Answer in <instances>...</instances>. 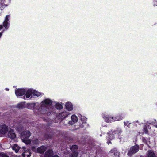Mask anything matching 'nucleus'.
I'll list each match as a JSON object with an SVG mask.
<instances>
[{"instance_id": "f257e3e1", "label": "nucleus", "mask_w": 157, "mask_h": 157, "mask_svg": "<svg viewBox=\"0 0 157 157\" xmlns=\"http://www.w3.org/2000/svg\"><path fill=\"white\" fill-rule=\"evenodd\" d=\"M21 139L26 144H28L31 143V141L28 139L30 136V133L29 131H25L21 134Z\"/></svg>"}, {"instance_id": "f03ea898", "label": "nucleus", "mask_w": 157, "mask_h": 157, "mask_svg": "<svg viewBox=\"0 0 157 157\" xmlns=\"http://www.w3.org/2000/svg\"><path fill=\"white\" fill-rule=\"evenodd\" d=\"M123 117L121 116H117L113 117L109 115H106L104 117V119L106 122H109L111 121H118L122 119Z\"/></svg>"}, {"instance_id": "7ed1b4c3", "label": "nucleus", "mask_w": 157, "mask_h": 157, "mask_svg": "<svg viewBox=\"0 0 157 157\" xmlns=\"http://www.w3.org/2000/svg\"><path fill=\"white\" fill-rule=\"evenodd\" d=\"M139 147L138 146L135 145L132 147L128 152L127 155L129 156L139 151Z\"/></svg>"}, {"instance_id": "20e7f679", "label": "nucleus", "mask_w": 157, "mask_h": 157, "mask_svg": "<svg viewBox=\"0 0 157 157\" xmlns=\"http://www.w3.org/2000/svg\"><path fill=\"white\" fill-rule=\"evenodd\" d=\"M32 150L34 152H37L40 153H43L46 150V147L44 146H42L40 147H39L37 149L35 147H32Z\"/></svg>"}, {"instance_id": "39448f33", "label": "nucleus", "mask_w": 157, "mask_h": 157, "mask_svg": "<svg viewBox=\"0 0 157 157\" xmlns=\"http://www.w3.org/2000/svg\"><path fill=\"white\" fill-rule=\"evenodd\" d=\"M52 101L48 99L45 100L43 101L41 104L42 106H47L50 105L52 104Z\"/></svg>"}, {"instance_id": "423d86ee", "label": "nucleus", "mask_w": 157, "mask_h": 157, "mask_svg": "<svg viewBox=\"0 0 157 157\" xmlns=\"http://www.w3.org/2000/svg\"><path fill=\"white\" fill-rule=\"evenodd\" d=\"M26 91L24 89H18L15 91V94L17 96H21L23 95Z\"/></svg>"}, {"instance_id": "0eeeda50", "label": "nucleus", "mask_w": 157, "mask_h": 157, "mask_svg": "<svg viewBox=\"0 0 157 157\" xmlns=\"http://www.w3.org/2000/svg\"><path fill=\"white\" fill-rule=\"evenodd\" d=\"M8 130V127L5 125L1 126L0 127V132L2 134L6 133Z\"/></svg>"}, {"instance_id": "6e6552de", "label": "nucleus", "mask_w": 157, "mask_h": 157, "mask_svg": "<svg viewBox=\"0 0 157 157\" xmlns=\"http://www.w3.org/2000/svg\"><path fill=\"white\" fill-rule=\"evenodd\" d=\"M109 153L111 155L114 157H119V153L115 148L111 150L109 152Z\"/></svg>"}, {"instance_id": "1a4fd4ad", "label": "nucleus", "mask_w": 157, "mask_h": 157, "mask_svg": "<svg viewBox=\"0 0 157 157\" xmlns=\"http://www.w3.org/2000/svg\"><path fill=\"white\" fill-rule=\"evenodd\" d=\"M8 137L12 139H13L16 137L15 134L14 133L13 130H10L8 133Z\"/></svg>"}, {"instance_id": "9d476101", "label": "nucleus", "mask_w": 157, "mask_h": 157, "mask_svg": "<svg viewBox=\"0 0 157 157\" xmlns=\"http://www.w3.org/2000/svg\"><path fill=\"white\" fill-rule=\"evenodd\" d=\"M69 114V112H63L59 114V117L61 119H63Z\"/></svg>"}, {"instance_id": "9b49d317", "label": "nucleus", "mask_w": 157, "mask_h": 157, "mask_svg": "<svg viewBox=\"0 0 157 157\" xmlns=\"http://www.w3.org/2000/svg\"><path fill=\"white\" fill-rule=\"evenodd\" d=\"M53 152L52 150H48L45 153L44 157H52Z\"/></svg>"}, {"instance_id": "f8f14e48", "label": "nucleus", "mask_w": 157, "mask_h": 157, "mask_svg": "<svg viewBox=\"0 0 157 157\" xmlns=\"http://www.w3.org/2000/svg\"><path fill=\"white\" fill-rule=\"evenodd\" d=\"M8 17L9 15H7L6 17L4 22H3V26L6 29H7L8 28L7 26L8 24V22L9 21Z\"/></svg>"}, {"instance_id": "ddd939ff", "label": "nucleus", "mask_w": 157, "mask_h": 157, "mask_svg": "<svg viewBox=\"0 0 157 157\" xmlns=\"http://www.w3.org/2000/svg\"><path fill=\"white\" fill-rule=\"evenodd\" d=\"M66 107L67 109L68 110H71L72 109V105L70 102H67L66 103Z\"/></svg>"}, {"instance_id": "4468645a", "label": "nucleus", "mask_w": 157, "mask_h": 157, "mask_svg": "<svg viewBox=\"0 0 157 157\" xmlns=\"http://www.w3.org/2000/svg\"><path fill=\"white\" fill-rule=\"evenodd\" d=\"M33 90L32 89H29L27 91L25 96L27 98H29L30 96L33 94Z\"/></svg>"}, {"instance_id": "2eb2a0df", "label": "nucleus", "mask_w": 157, "mask_h": 157, "mask_svg": "<svg viewBox=\"0 0 157 157\" xmlns=\"http://www.w3.org/2000/svg\"><path fill=\"white\" fill-rule=\"evenodd\" d=\"M148 157H155V155L154 152L151 150L148 151Z\"/></svg>"}, {"instance_id": "dca6fc26", "label": "nucleus", "mask_w": 157, "mask_h": 157, "mask_svg": "<svg viewBox=\"0 0 157 157\" xmlns=\"http://www.w3.org/2000/svg\"><path fill=\"white\" fill-rule=\"evenodd\" d=\"M78 149V147L77 145H74L72 146L71 148V149L72 151L73 152H74L76 151Z\"/></svg>"}, {"instance_id": "f3484780", "label": "nucleus", "mask_w": 157, "mask_h": 157, "mask_svg": "<svg viewBox=\"0 0 157 157\" xmlns=\"http://www.w3.org/2000/svg\"><path fill=\"white\" fill-rule=\"evenodd\" d=\"M19 148L18 146L16 144L14 145L13 147V149L15 150V152L16 153H17L18 151Z\"/></svg>"}, {"instance_id": "a211bd4d", "label": "nucleus", "mask_w": 157, "mask_h": 157, "mask_svg": "<svg viewBox=\"0 0 157 157\" xmlns=\"http://www.w3.org/2000/svg\"><path fill=\"white\" fill-rule=\"evenodd\" d=\"M33 94L37 96H39L41 95L40 93L34 90H33Z\"/></svg>"}, {"instance_id": "6ab92c4d", "label": "nucleus", "mask_w": 157, "mask_h": 157, "mask_svg": "<svg viewBox=\"0 0 157 157\" xmlns=\"http://www.w3.org/2000/svg\"><path fill=\"white\" fill-rule=\"evenodd\" d=\"M71 120L72 121H73V122H76L77 121V117L75 115H73L71 116Z\"/></svg>"}, {"instance_id": "aec40b11", "label": "nucleus", "mask_w": 157, "mask_h": 157, "mask_svg": "<svg viewBox=\"0 0 157 157\" xmlns=\"http://www.w3.org/2000/svg\"><path fill=\"white\" fill-rule=\"evenodd\" d=\"M115 134H120L122 133L121 129L120 128H118L116 131H114Z\"/></svg>"}, {"instance_id": "412c9836", "label": "nucleus", "mask_w": 157, "mask_h": 157, "mask_svg": "<svg viewBox=\"0 0 157 157\" xmlns=\"http://www.w3.org/2000/svg\"><path fill=\"white\" fill-rule=\"evenodd\" d=\"M56 107L57 109H61L62 108V105L59 103H57L56 105Z\"/></svg>"}, {"instance_id": "4be33fe9", "label": "nucleus", "mask_w": 157, "mask_h": 157, "mask_svg": "<svg viewBox=\"0 0 157 157\" xmlns=\"http://www.w3.org/2000/svg\"><path fill=\"white\" fill-rule=\"evenodd\" d=\"M39 140L37 139L34 140L32 141V143H33V144H37L39 143Z\"/></svg>"}, {"instance_id": "5701e85b", "label": "nucleus", "mask_w": 157, "mask_h": 157, "mask_svg": "<svg viewBox=\"0 0 157 157\" xmlns=\"http://www.w3.org/2000/svg\"><path fill=\"white\" fill-rule=\"evenodd\" d=\"M150 124H153L156 128H157V122H156V120H155V122H152L149 123Z\"/></svg>"}, {"instance_id": "b1692460", "label": "nucleus", "mask_w": 157, "mask_h": 157, "mask_svg": "<svg viewBox=\"0 0 157 157\" xmlns=\"http://www.w3.org/2000/svg\"><path fill=\"white\" fill-rule=\"evenodd\" d=\"M72 155V157H77L78 156V153L77 152H73Z\"/></svg>"}, {"instance_id": "393cba45", "label": "nucleus", "mask_w": 157, "mask_h": 157, "mask_svg": "<svg viewBox=\"0 0 157 157\" xmlns=\"http://www.w3.org/2000/svg\"><path fill=\"white\" fill-rule=\"evenodd\" d=\"M0 156H1L2 157H9L8 156H7L6 154L2 153H0Z\"/></svg>"}, {"instance_id": "a878e982", "label": "nucleus", "mask_w": 157, "mask_h": 157, "mask_svg": "<svg viewBox=\"0 0 157 157\" xmlns=\"http://www.w3.org/2000/svg\"><path fill=\"white\" fill-rule=\"evenodd\" d=\"M16 128L19 131L22 128V126L21 125H19L18 126H17Z\"/></svg>"}, {"instance_id": "bb28decb", "label": "nucleus", "mask_w": 157, "mask_h": 157, "mask_svg": "<svg viewBox=\"0 0 157 157\" xmlns=\"http://www.w3.org/2000/svg\"><path fill=\"white\" fill-rule=\"evenodd\" d=\"M23 105L21 103L17 105V106L18 108H22L23 107Z\"/></svg>"}, {"instance_id": "cd10ccee", "label": "nucleus", "mask_w": 157, "mask_h": 157, "mask_svg": "<svg viewBox=\"0 0 157 157\" xmlns=\"http://www.w3.org/2000/svg\"><path fill=\"white\" fill-rule=\"evenodd\" d=\"M75 122H73V121H70L69 122V123L70 125H72L74 124V123Z\"/></svg>"}, {"instance_id": "c85d7f7f", "label": "nucleus", "mask_w": 157, "mask_h": 157, "mask_svg": "<svg viewBox=\"0 0 157 157\" xmlns=\"http://www.w3.org/2000/svg\"><path fill=\"white\" fill-rule=\"evenodd\" d=\"M128 123V122H127V121H126V122H124V125H127V124Z\"/></svg>"}, {"instance_id": "c756f323", "label": "nucleus", "mask_w": 157, "mask_h": 157, "mask_svg": "<svg viewBox=\"0 0 157 157\" xmlns=\"http://www.w3.org/2000/svg\"><path fill=\"white\" fill-rule=\"evenodd\" d=\"M3 26L2 25H0V30L2 28Z\"/></svg>"}, {"instance_id": "7c9ffc66", "label": "nucleus", "mask_w": 157, "mask_h": 157, "mask_svg": "<svg viewBox=\"0 0 157 157\" xmlns=\"http://www.w3.org/2000/svg\"><path fill=\"white\" fill-rule=\"evenodd\" d=\"M53 157H59L57 155H55Z\"/></svg>"}, {"instance_id": "2f4dec72", "label": "nucleus", "mask_w": 157, "mask_h": 157, "mask_svg": "<svg viewBox=\"0 0 157 157\" xmlns=\"http://www.w3.org/2000/svg\"><path fill=\"white\" fill-rule=\"evenodd\" d=\"M113 137V136L111 137V136H110V137H108V138H109V139H112Z\"/></svg>"}, {"instance_id": "473e14b6", "label": "nucleus", "mask_w": 157, "mask_h": 157, "mask_svg": "<svg viewBox=\"0 0 157 157\" xmlns=\"http://www.w3.org/2000/svg\"><path fill=\"white\" fill-rule=\"evenodd\" d=\"M7 90H9V89H6Z\"/></svg>"}, {"instance_id": "72a5a7b5", "label": "nucleus", "mask_w": 157, "mask_h": 157, "mask_svg": "<svg viewBox=\"0 0 157 157\" xmlns=\"http://www.w3.org/2000/svg\"><path fill=\"white\" fill-rule=\"evenodd\" d=\"M100 136H102L101 134Z\"/></svg>"}, {"instance_id": "f704fd0d", "label": "nucleus", "mask_w": 157, "mask_h": 157, "mask_svg": "<svg viewBox=\"0 0 157 157\" xmlns=\"http://www.w3.org/2000/svg\"><path fill=\"white\" fill-rule=\"evenodd\" d=\"M22 155H23V156H24V155H23V154H22Z\"/></svg>"}, {"instance_id": "c9c22d12", "label": "nucleus", "mask_w": 157, "mask_h": 157, "mask_svg": "<svg viewBox=\"0 0 157 157\" xmlns=\"http://www.w3.org/2000/svg\"><path fill=\"white\" fill-rule=\"evenodd\" d=\"M22 155H23V156H24V155H23V154H22Z\"/></svg>"}, {"instance_id": "e433bc0d", "label": "nucleus", "mask_w": 157, "mask_h": 157, "mask_svg": "<svg viewBox=\"0 0 157 157\" xmlns=\"http://www.w3.org/2000/svg\"><path fill=\"white\" fill-rule=\"evenodd\" d=\"M22 155H23V156H24V155H23V154H22Z\"/></svg>"}, {"instance_id": "4c0bfd02", "label": "nucleus", "mask_w": 157, "mask_h": 157, "mask_svg": "<svg viewBox=\"0 0 157 157\" xmlns=\"http://www.w3.org/2000/svg\"><path fill=\"white\" fill-rule=\"evenodd\" d=\"M28 157H29V156H27Z\"/></svg>"}]
</instances>
